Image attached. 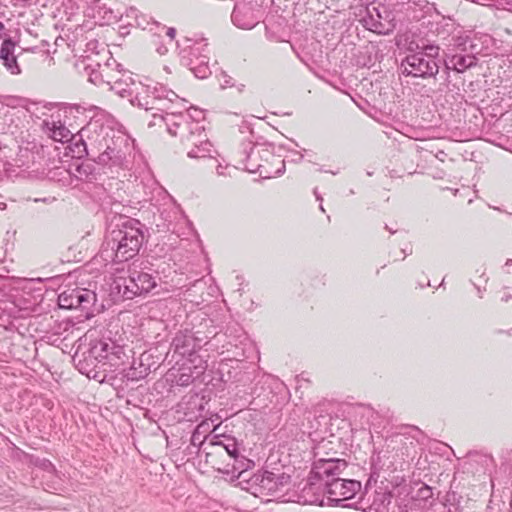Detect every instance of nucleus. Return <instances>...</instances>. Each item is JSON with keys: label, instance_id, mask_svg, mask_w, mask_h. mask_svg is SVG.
Listing matches in <instances>:
<instances>
[{"label": "nucleus", "instance_id": "nucleus-1", "mask_svg": "<svg viewBox=\"0 0 512 512\" xmlns=\"http://www.w3.org/2000/svg\"><path fill=\"white\" fill-rule=\"evenodd\" d=\"M347 462L338 458L315 460L300 498L304 504L319 506H343L361 490V482L342 479L340 475Z\"/></svg>", "mask_w": 512, "mask_h": 512}, {"label": "nucleus", "instance_id": "nucleus-2", "mask_svg": "<svg viewBox=\"0 0 512 512\" xmlns=\"http://www.w3.org/2000/svg\"><path fill=\"white\" fill-rule=\"evenodd\" d=\"M80 136L86 153L103 166L123 165L134 148V140L113 120L109 125L100 118L91 119Z\"/></svg>", "mask_w": 512, "mask_h": 512}, {"label": "nucleus", "instance_id": "nucleus-3", "mask_svg": "<svg viewBox=\"0 0 512 512\" xmlns=\"http://www.w3.org/2000/svg\"><path fill=\"white\" fill-rule=\"evenodd\" d=\"M144 234L139 221L128 219L118 229L108 232L99 256L108 263H123L135 257L143 244Z\"/></svg>", "mask_w": 512, "mask_h": 512}, {"label": "nucleus", "instance_id": "nucleus-4", "mask_svg": "<svg viewBox=\"0 0 512 512\" xmlns=\"http://www.w3.org/2000/svg\"><path fill=\"white\" fill-rule=\"evenodd\" d=\"M130 103L146 111H152L154 118L167 116L174 111V107L185 109V100L159 83L151 85L138 82Z\"/></svg>", "mask_w": 512, "mask_h": 512}, {"label": "nucleus", "instance_id": "nucleus-5", "mask_svg": "<svg viewBox=\"0 0 512 512\" xmlns=\"http://www.w3.org/2000/svg\"><path fill=\"white\" fill-rule=\"evenodd\" d=\"M243 169L250 173L259 172L264 178H271L272 171L267 165L279 164L274 174L280 176L285 171V162L274 155V146L269 143L244 141L239 151Z\"/></svg>", "mask_w": 512, "mask_h": 512}, {"label": "nucleus", "instance_id": "nucleus-6", "mask_svg": "<svg viewBox=\"0 0 512 512\" xmlns=\"http://www.w3.org/2000/svg\"><path fill=\"white\" fill-rule=\"evenodd\" d=\"M291 484V477L285 473H273L269 471H258L251 477L246 478L243 474L239 478L238 485L255 497H272L280 499Z\"/></svg>", "mask_w": 512, "mask_h": 512}, {"label": "nucleus", "instance_id": "nucleus-7", "mask_svg": "<svg viewBox=\"0 0 512 512\" xmlns=\"http://www.w3.org/2000/svg\"><path fill=\"white\" fill-rule=\"evenodd\" d=\"M216 334L217 331L215 328L206 333L200 330L179 331L174 336L170 345V351L173 353L172 357L176 358L177 363H180V361L191 362L194 358L205 359V356L201 354L202 348L208 343L209 339L216 336Z\"/></svg>", "mask_w": 512, "mask_h": 512}, {"label": "nucleus", "instance_id": "nucleus-8", "mask_svg": "<svg viewBox=\"0 0 512 512\" xmlns=\"http://www.w3.org/2000/svg\"><path fill=\"white\" fill-rule=\"evenodd\" d=\"M440 48L437 45H425L421 50L411 52L402 60V73L417 78H433L439 72L436 59Z\"/></svg>", "mask_w": 512, "mask_h": 512}, {"label": "nucleus", "instance_id": "nucleus-9", "mask_svg": "<svg viewBox=\"0 0 512 512\" xmlns=\"http://www.w3.org/2000/svg\"><path fill=\"white\" fill-rule=\"evenodd\" d=\"M189 116L180 111H173L167 116H161L167 131L172 136H179L183 145L188 150L190 147L201 145V142L209 141L204 126L198 121L188 122Z\"/></svg>", "mask_w": 512, "mask_h": 512}, {"label": "nucleus", "instance_id": "nucleus-10", "mask_svg": "<svg viewBox=\"0 0 512 512\" xmlns=\"http://www.w3.org/2000/svg\"><path fill=\"white\" fill-rule=\"evenodd\" d=\"M128 352L132 350L110 338L97 340L90 347V354L103 365H108L111 370H117L127 363L130 357Z\"/></svg>", "mask_w": 512, "mask_h": 512}, {"label": "nucleus", "instance_id": "nucleus-11", "mask_svg": "<svg viewBox=\"0 0 512 512\" xmlns=\"http://www.w3.org/2000/svg\"><path fill=\"white\" fill-rule=\"evenodd\" d=\"M211 443L214 446L221 447L225 450L227 455L232 460V463L227 464V468L224 472L226 473H237V478H242L243 474L251 467L253 462L247 459L244 455L241 454L239 444L235 438L230 436H222L215 435Z\"/></svg>", "mask_w": 512, "mask_h": 512}, {"label": "nucleus", "instance_id": "nucleus-12", "mask_svg": "<svg viewBox=\"0 0 512 512\" xmlns=\"http://www.w3.org/2000/svg\"><path fill=\"white\" fill-rule=\"evenodd\" d=\"M366 12L362 22L368 30L380 35H388L395 29L394 15L385 5H368Z\"/></svg>", "mask_w": 512, "mask_h": 512}, {"label": "nucleus", "instance_id": "nucleus-13", "mask_svg": "<svg viewBox=\"0 0 512 512\" xmlns=\"http://www.w3.org/2000/svg\"><path fill=\"white\" fill-rule=\"evenodd\" d=\"M97 301L96 293L86 288H68L58 295V304L62 309L89 310Z\"/></svg>", "mask_w": 512, "mask_h": 512}, {"label": "nucleus", "instance_id": "nucleus-14", "mask_svg": "<svg viewBox=\"0 0 512 512\" xmlns=\"http://www.w3.org/2000/svg\"><path fill=\"white\" fill-rule=\"evenodd\" d=\"M179 369L169 370L168 377L177 386L187 387L199 378L206 371L208 365L204 358H194L191 362L180 361Z\"/></svg>", "mask_w": 512, "mask_h": 512}, {"label": "nucleus", "instance_id": "nucleus-15", "mask_svg": "<svg viewBox=\"0 0 512 512\" xmlns=\"http://www.w3.org/2000/svg\"><path fill=\"white\" fill-rule=\"evenodd\" d=\"M208 53L209 49L207 43L201 41L190 47L188 56L183 57L191 72L199 79H206L211 74Z\"/></svg>", "mask_w": 512, "mask_h": 512}, {"label": "nucleus", "instance_id": "nucleus-16", "mask_svg": "<svg viewBox=\"0 0 512 512\" xmlns=\"http://www.w3.org/2000/svg\"><path fill=\"white\" fill-rule=\"evenodd\" d=\"M157 285L156 276L136 268L130 269L129 278L125 283L124 295L133 298L150 292Z\"/></svg>", "mask_w": 512, "mask_h": 512}, {"label": "nucleus", "instance_id": "nucleus-17", "mask_svg": "<svg viewBox=\"0 0 512 512\" xmlns=\"http://www.w3.org/2000/svg\"><path fill=\"white\" fill-rule=\"evenodd\" d=\"M471 51L458 52L454 49L444 51V65L446 70L464 73L467 69L476 66L477 57L473 53L474 45L470 44Z\"/></svg>", "mask_w": 512, "mask_h": 512}, {"label": "nucleus", "instance_id": "nucleus-18", "mask_svg": "<svg viewBox=\"0 0 512 512\" xmlns=\"http://www.w3.org/2000/svg\"><path fill=\"white\" fill-rule=\"evenodd\" d=\"M231 19L235 26L245 30H250L259 23V18L254 8L247 3L236 4Z\"/></svg>", "mask_w": 512, "mask_h": 512}, {"label": "nucleus", "instance_id": "nucleus-19", "mask_svg": "<svg viewBox=\"0 0 512 512\" xmlns=\"http://www.w3.org/2000/svg\"><path fill=\"white\" fill-rule=\"evenodd\" d=\"M18 43L19 39H5L0 47V60L6 70L12 75H19L21 73V68L17 62V55L15 54Z\"/></svg>", "mask_w": 512, "mask_h": 512}, {"label": "nucleus", "instance_id": "nucleus-20", "mask_svg": "<svg viewBox=\"0 0 512 512\" xmlns=\"http://www.w3.org/2000/svg\"><path fill=\"white\" fill-rule=\"evenodd\" d=\"M43 126L54 141L67 142L72 137L71 131L60 121L59 118L55 119L54 116H52L51 121L45 120L43 122Z\"/></svg>", "mask_w": 512, "mask_h": 512}, {"label": "nucleus", "instance_id": "nucleus-21", "mask_svg": "<svg viewBox=\"0 0 512 512\" xmlns=\"http://www.w3.org/2000/svg\"><path fill=\"white\" fill-rule=\"evenodd\" d=\"M110 89L121 97L132 98L137 83L129 75H121L119 79H107Z\"/></svg>", "mask_w": 512, "mask_h": 512}, {"label": "nucleus", "instance_id": "nucleus-22", "mask_svg": "<svg viewBox=\"0 0 512 512\" xmlns=\"http://www.w3.org/2000/svg\"><path fill=\"white\" fill-rule=\"evenodd\" d=\"M213 146L210 141L201 142V145L190 147L187 156L191 159L211 158Z\"/></svg>", "mask_w": 512, "mask_h": 512}, {"label": "nucleus", "instance_id": "nucleus-23", "mask_svg": "<svg viewBox=\"0 0 512 512\" xmlns=\"http://www.w3.org/2000/svg\"><path fill=\"white\" fill-rule=\"evenodd\" d=\"M143 356H144V354L141 355L139 365L136 366V362L133 361L132 365L128 369V371L126 373V377L129 380L138 381L140 379L145 378L148 375L149 366L143 364V362H142Z\"/></svg>", "mask_w": 512, "mask_h": 512}, {"label": "nucleus", "instance_id": "nucleus-24", "mask_svg": "<svg viewBox=\"0 0 512 512\" xmlns=\"http://www.w3.org/2000/svg\"><path fill=\"white\" fill-rule=\"evenodd\" d=\"M391 495L386 492L376 493L373 502L369 506V512H388Z\"/></svg>", "mask_w": 512, "mask_h": 512}, {"label": "nucleus", "instance_id": "nucleus-25", "mask_svg": "<svg viewBox=\"0 0 512 512\" xmlns=\"http://www.w3.org/2000/svg\"><path fill=\"white\" fill-rule=\"evenodd\" d=\"M94 9L105 23L115 22L119 19V16L110 7H107L103 0H97Z\"/></svg>", "mask_w": 512, "mask_h": 512}, {"label": "nucleus", "instance_id": "nucleus-26", "mask_svg": "<svg viewBox=\"0 0 512 512\" xmlns=\"http://www.w3.org/2000/svg\"><path fill=\"white\" fill-rule=\"evenodd\" d=\"M98 70H92L89 74V81L95 85L105 83L108 85L109 79V63L104 66L98 65Z\"/></svg>", "mask_w": 512, "mask_h": 512}, {"label": "nucleus", "instance_id": "nucleus-27", "mask_svg": "<svg viewBox=\"0 0 512 512\" xmlns=\"http://www.w3.org/2000/svg\"><path fill=\"white\" fill-rule=\"evenodd\" d=\"M452 40H453V44L450 45L447 49H454V52L455 51H458V52L471 51V48L470 49L467 48V43L469 41L468 36H456V37H453Z\"/></svg>", "mask_w": 512, "mask_h": 512}, {"label": "nucleus", "instance_id": "nucleus-28", "mask_svg": "<svg viewBox=\"0 0 512 512\" xmlns=\"http://www.w3.org/2000/svg\"><path fill=\"white\" fill-rule=\"evenodd\" d=\"M185 404H193L199 411L203 410L202 399L199 398L198 394L191 395L188 402H185V399H183L179 406L185 409L183 407Z\"/></svg>", "mask_w": 512, "mask_h": 512}, {"label": "nucleus", "instance_id": "nucleus-29", "mask_svg": "<svg viewBox=\"0 0 512 512\" xmlns=\"http://www.w3.org/2000/svg\"><path fill=\"white\" fill-rule=\"evenodd\" d=\"M173 110L175 111H180L183 115H187L189 116L188 118V122H192V121H199L200 118H203V113L202 111L198 110V109H193V114L192 113H183L182 110H187V107L185 106V109L183 108H177V107H174Z\"/></svg>", "mask_w": 512, "mask_h": 512}, {"label": "nucleus", "instance_id": "nucleus-30", "mask_svg": "<svg viewBox=\"0 0 512 512\" xmlns=\"http://www.w3.org/2000/svg\"><path fill=\"white\" fill-rule=\"evenodd\" d=\"M371 464L374 470L379 469L377 466H380L381 464V456L380 452L374 450L372 456H371Z\"/></svg>", "mask_w": 512, "mask_h": 512}, {"label": "nucleus", "instance_id": "nucleus-31", "mask_svg": "<svg viewBox=\"0 0 512 512\" xmlns=\"http://www.w3.org/2000/svg\"><path fill=\"white\" fill-rule=\"evenodd\" d=\"M0 39L5 41V39H15L14 37H11L8 33V30L6 29V26L4 22L0 21Z\"/></svg>", "mask_w": 512, "mask_h": 512}, {"label": "nucleus", "instance_id": "nucleus-32", "mask_svg": "<svg viewBox=\"0 0 512 512\" xmlns=\"http://www.w3.org/2000/svg\"><path fill=\"white\" fill-rule=\"evenodd\" d=\"M123 75L120 71H114L109 68V79H119Z\"/></svg>", "mask_w": 512, "mask_h": 512}, {"label": "nucleus", "instance_id": "nucleus-33", "mask_svg": "<svg viewBox=\"0 0 512 512\" xmlns=\"http://www.w3.org/2000/svg\"><path fill=\"white\" fill-rule=\"evenodd\" d=\"M188 411H185L184 414L186 417H188L190 420L193 418V417H196L195 415V412H194V408H187Z\"/></svg>", "mask_w": 512, "mask_h": 512}, {"label": "nucleus", "instance_id": "nucleus-34", "mask_svg": "<svg viewBox=\"0 0 512 512\" xmlns=\"http://www.w3.org/2000/svg\"><path fill=\"white\" fill-rule=\"evenodd\" d=\"M166 34L171 40H173L176 35V30L174 28H168Z\"/></svg>", "mask_w": 512, "mask_h": 512}, {"label": "nucleus", "instance_id": "nucleus-35", "mask_svg": "<svg viewBox=\"0 0 512 512\" xmlns=\"http://www.w3.org/2000/svg\"><path fill=\"white\" fill-rule=\"evenodd\" d=\"M446 156V154L443 152V151H440L436 157L441 160V161H444V157Z\"/></svg>", "mask_w": 512, "mask_h": 512}, {"label": "nucleus", "instance_id": "nucleus-36", "mask_svg": "<svg viewBox=\"0 0 512 512\" xmlns=\"http://www.w3.org/2000/svg\"><path fill=\"white\" fill-rule=\"evenodd\" d=\"M478 297L483 298V291L484 289H481L479 286H476Z\"/></svg>", "mask_w": 512, "mask_h": 512}, {"label": "nucleus", "instance_id": "nucleus-37", "mask_svg": "<svg viewBox=\"0 0 512 512\" xmlns=\"http://www.w3.org/2000/svg\"><path fill=\"white\" fill-rule=\"evenodd\" d=\"M512 298V296L510 294H506L502 297V301L503 302H508L510 299Z\"/></svg>", "mask_w": 512, "mask_h": 512}, {"label": "nucleus", "instance_id": "nucleus-38", "mask_svg": "<svg viewBox=\"0 0 512 512\" xmlns=\"http://www.w3.org/2000/svg\"><path fill=\"white\" fill-rule=\"evenodd\" d=\"M314 194H315L316 199H317L318 201H322V200H323V199H322V197H321V196H319V195L317 194V191H316V190L314 191Z\"/></svg>", "mask_w": 512, "mask_h": 512}, {"label": "nucleus", "instance_id": "nucleus-39", "mask_svg": "<svg viewBox=\"0 0 512 512\" xmlns=\"http://www.w3.org/2000/svg\"><path fill=\"white\" fill-rule=\"evenodd\" d=\"M217 173H218L219 175H221V174L223 173V172H222V166H221V165H219V166L217 167Z\"/></svg>", "mask_w": 512, "mask_h": 512}, {"label": "nucleus", "instance_id": "nucleus-40", "mask_svg": "<svg viewBox=\"0 0 512 512\" xmlns=\"http://www.w3.org/2000/svg\"><path fill=\"white\" fill-rule=\"evenodd\" d=\"M509 265H512V259L507 260L506 266L509 267Z\"/></svg>", "mask_w": 512, "mask_h": 512}, {"label": "nucleus", "instance_id": "nucleus-41", "mask_svg": "<svg viewBox=\"0 0 512 512\" xmlns=\"http://www.w3.org/2000/svg\"><path fill=\"white\" fill-rule=\"evenodd\" d=\"M203 425H204L203 423L198 425L197 429H200Z\"/></svg>", "mask_w": 512, "mask_h": 512}]
</instances>
